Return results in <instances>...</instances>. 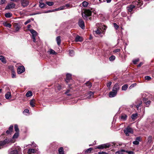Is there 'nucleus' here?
I'll use <instances>...</instances> for the list:
<instances>
[{
	"instance_id": "nucleus-1",
	"label": "nucleus",
	"mask_w": 154,
	"mask_h": 154,
	"mask_svg": "<svg viewBox=\"0 0 154 154\" xmlns=\"http://www.w3.org/2000/svg\"><path fill=\"white\" fill-rule=\"evenodd\" d=\"M142 103V100L140 99H138L135 101L134 106V107L137 108V110L138 112H141V111H142L143 115H144L145 113L144 108H142V110L140 108H139V107L141 106Z\"/></svg>"
},
{
	"instance_id": "nucleus-2",
	"label": "nucleus",
	"mask_w": 154,
	"mask_h": 154,
	"mask_svg": "<svg viewBox=\"0 0 154 154\" xmlns=\"http://www.w3.org/2000/svg\"><path fill=\"white\" fill-rule=\"evenodd\" d=\"M21 149L19 146H17L15 148L10 149L8 151V154H21Z\"/></svg>"
},
{
	"instance_id": "nucleus-3",
	"label": "nucleus",
	"mask_w": 154,
	"mask_h": 154,
	"mask_svg": "<svg viewBox=\"0 0 154 154\" xmlns=\"http://www.w3.org/2000/svg\"><path fill=\"white\" fill-rule=\"evenodd\" d=\"M96 26L97 27H98V28L97 29L96 31H94V34H96L97 35H100L101 33V32L102 31V30H101V27L102 26V29L104 28V29H105V26H103V25L101 23H97L96 24Z\"/></svg>"
},
{
	"instance_id": "nucleus-4",
	"label": "nucleus",
	"mask_w": 154,
	"mask_h": 154,
	"mask_svg": "<svg viewBox=\"0 0 154 154\" xmlns=\"http://www.w3.org/2000/svg\"><path fill=\"white\" fill-rule=\"evenodd\" d=\"M91 15V12L89 10H85L84 13H82V16L85 20H88V17Z\"/></svg>"
},
{
	"instance_id": "nucleus-5",
	"label": "nucleus",
	"mask_w": 154,
	"mask_h": 154,
	"mask_svg": "<svg viewBox=\"0 0 154 154\" xmlns=\"http://www.w3.org/2000/svg\"><path fill=\"white\" fill-rule=\"evenodd\" d=\"M14 143L12 139L9 140L7 138L5 139L4 141H0V149L2 148V146L5 145L6 143Z\"/></svg>"
},
{
	"instance_id": "nucleus-6",
	"label": "nucleus",
	"mask_w": 154,
	"mask_h": 154,
	"mask_svg": "<svg viewBox=\"0 0 154 154\" xmlns=\"http://www.w3.org/2000/svg\"><path fill=\"white\" fill-rule=\"evenodd\" d=\"M28 30L30 31L32 34V38L33 39V42H36L35 37L37 36L38 33L33 29H28Z\"/></svg>"
},
{
	"instance_id": "nucleus-7",
	"label": "nucleus",
	"mask_w": 154,
	"mask_h": 154,
	"mask_svg": "<svg viewBox=\"0 0 154 154\" xmlns=\"http://www.w3.org/2000/svg\"><path fill=\"white\" fill-rule=\"evenodd\" d=\"M124 131L127 136H128L130 134H133V129L129 126L125 128Z\"/></svg>"
},
{
	"instance_id": "nucleus-8",
	"label": "nucleus",
	"mask_w": 154,
	"mask_h": 154,
	"mask_svg": "<svg viewBox=\"0 0 154 154\" xmlns=\"http://www.w3.org/2000/svg\"><path fill=\"white\" fill-rule=\"evenodd\" d=\"M17 72L18 74H20L25 71V68L23 65L19 66L17 69Z\"/></svg>"
},
{
	"instance_id": "nucleus-9",
	"label": "nucleus",
	"mask_w": 154,
	"mask_h": 154,
	"mask_svg": "<svg viewBox=\"0 0 154 154\" xmlns=\"http://www.w3.org/2000/svg\"><path fill=\"white\" fill-rule=\"evenodd\" d=\"M16 4L13 3H11L8 4L7 5L5 9L10 10L13 9L15 8Z\"/></svg>"
},
{
	"instance_id": "nucleus-10",
	"label": "nucleus",
	"mask_w": 154,
	"mask_h": 154,
	"mask_svg": "<svg viewBox=\"0 0 154 154\" xmlns=\"http://www.w3.org/2000/svg\"><path fill=\"white\" fill-rule=\"evenodd\" d=\"M119 89L120 84L119 83H116L113 87L112 91H115L118 93Z\"/></svg>"
},
{
	"instance_id": "nucleus-11",
	"label": "nucleus",
	"mask_w": 154,
	"mask_h": 154,
	"mask_svg": "<svg viewBox=\"0 0 154 154\" xmlns=\"http://www.w3.org/2000/svg\"><path fill=\"white\" fill-rule=\"evenodd\" d=\"M20 3L22 6L25 7L29 5V0H20Z\"/></svg>"
},
{
	"instance_id": "nucleus-12",
	"label": "nucleus",
	"mask_w": 154,
	"mask_h": 154,
	"mask_svg": "<svg viewBox=\"0 0 154 154\" xmlns=\"http://www.w3.org/2000/svg\"><path fill=\"white\" fill-rule=\"evenodd\" d=\"M132 4L135 6V7L137 6V7H139L143 5V2L140 0H139L133 2Z\"/></svg>"
},
{
	"instance_id": "nucleus-13",
	"label": "nucleus",
	"mask_w": 154,
	"mask_h": 154,
	"mask_svg": "<svg viewBox=\"0 0 154 154\" xmlns=\"http://www.w3.org/2000/svg\"><path fill=\"white\" fill-rule=\"evenodd\" d=\"M135 7V6L134 5H133V4L129 5L127 7V9L128 11V14H129V13H131V12L133 10V9Z\"/></svg>"
},
{
	"instance_id": "nucleus-14",
	"label": "nucleus",
	"mask_w": 154,
	"mask_h": 154,
	"mask_svg": "<svg viewBox=\"0 0 154 154\" xmlns=\"http://www.w3.org/2000/svg\"><path fill=\"white\" fill-rule=\"evenodd\" d=\"M79 26L82 29L85 28L84 22L83 20L81 19H79L78 22Z\"/></svg>"
},
{
	"instance_id": "nucleus-15",
	"label": "nucleus",
	"mask_w": 154,
	"mask_h": 154,
	"mask_svg": "<svg viewBox=\"0 0 154 154\" xmlns=\"http://www.w3.org/2000/svg\"><path fill=\"white\" fill-rule=\"evenodd\" d=\"M71 75L70 74L68 73L66 75V78L65 81L66 83H68L71 80Z\"/></svg>"
},
{
	"instance_id": "nucleus-16",
	"label": "nucleus",
	"mask_w": 154,
	"mask_h": 154,
	"mask_svg": "<svg viewBox=\"0 0 154 154\" xmlns=\"http://www.w3.org/2000/svg\"><path fill=\"white\" fill-rule=\"evenodd\" d=\"M13 126L11 125L9 128L8 130L6 131L7 134H11V132L13 131Z\"/></svg>"
},
{
	"instance_id": "nucleus-17",
	"label": "nucleus",
	"mask_w": 154,
	"mask_h": 154,
	"mask_svg": "<svg viewBox=\"0 0 154 154\" xmlns=\"http://www.w3.org/2000/svg\"><path fill=\"white\" fill-rule=\"evenodd\" d=\"M94 94V93L91 91H89L87 94H85V96H87L88 95L87 97V98L88 99L93 97Z\"/></svg>"
},
{
	"instance_id": "nucleus-18",
	"label": "nucleus",
	"mask_w": 154,
	"mask_h": 154,
	"mask_svg": "<svg viewBox=\"0 0 154 154\" xmlns=\"http://www.w3.org/2000/svg\"><path fill=\"white\" fill-rule=\"evenodd\" d=\"M117 94V93L115 91H110L109 94V97L111 98L114 97Z\"/></svg>"
},
{
	"instance_id": "nucleus-19",
	"label": "nucleus",
	"mask_w": 154,
	"mask_h": 154,
	"mask_svg": "<svg viewBox=\"0 0 154 154\" xmlns=\"http://www.w3.org/2000/svg\"><path fill=\"white\" fill-rule=\"evenodd\" d=\"M140 141V137H136V140L134 141L133 142V143L134 144L137 145L139 144V142Z\"/></svg>"
},
{
	"instance_id": "nucleus-20",
	"label": "nucleus",
	"mask_w": 154,
	"mask_h": 154,
	"mask_svg": "<svg viewBox=\"0 0 154 154\" xmlns=\"http://www.w3.org/2000/svg\"><path fill=\"white\" fill-rule=\"evenodd\" d=\"M127 116L125 114H122L120 117V120L123 121H125L127 119Z\"/></svg>"
},
{
	"instance_id": "nucleus-21",
	"label": "nucleus",
	"mask_w": 154,
	"mask_h": 154,
	"mask_svg": "<svg viewBox=\"0 0 154 154\" xmlns=\"http://www.w3.org/2000/svg\"><path fill=\"white\" fill-rule=\"evenodd\" d=\"M75 40L76 42H81L83 41V39L81 37L77 35L75 37Z\"/></svg>"
},
{
	"instance_id": "nucleus-22",
	"label": "nucleus",
	"mask_w": 154,
	"mask_h": 154,
	"mask_svg": "<svg viewBox=\"0 0 154 154\" xmlns=\"http://www.w3.org/2000/svg\"><path fill=\"white\" fill-rule=\"evenodd\" d=\"M143 100L144 103H145L146 105V106L148 107L150 104V103H151L150 101L149 100L146 101L147 100V99L146 98H143Z\"/></svg>"
},
{
	"instance_id": "nucleus-23",
	"label": "nucleus",
	"mask_w": 154,
	"mask_h": 154,
	"mask_svg": "<svg viewBox=\"0 0 154 154\" xmlns=\"http://www.w3.org/2000/svg\"><path fill=\"white\" fill-rule=\"evenodd\" d=\"M0 60L4 64H5L7 63V60L5 57L3 56L0 55Z\"/></svg>"
},
{
	"instance_id": "nucleus-24",
	"label": "nucleus",
	"mask_w": 154,
	"mask_h": 154,
	"mask_svg": "<svg viewBox=\"0 0 154 154\" xmlns=\"http://www.w3.org/2000/svg\"><path fill=\"white\" fill-rule=\"evenodd\" d=\"M35 150L34 149H28V154H35Z\"/></svg>"
},
{
	"instance_id": "nucleus-25",
	"label": "nucleus",
	"mask_w": 154,
	"mask_h": 154,
	"mask_svg": "<svg viewBox=\"0 0 154 154\" xmlns=\"http://www.w3.org/2000/svg\"><path fill=\"white\" fill-rule=\"evenodd\" d=\"M60 10H61V9H60V7L59 8H56V9H53V10H48V11H46L44 12V13H47L52 12H54V11H58Z\"/></svg>"
},
{
	"instance_id": "nucleus-26",
	"label": "nucleus",
	"mask_w": 154,
	"mask_h": 154,
	"mask_svg": "<svg viewBox=\"0 0 154 154\" xmlns=\"http://www.w3.org/2000/svg\"><path fill=\"white\" fill-rule=\"evenodd\" d=\"M56 41L58 45H60V44L61 42L60 36H59L57 37Z\"/></svg>"
},
{
	"instance_id": "nucleus-27",
	"label": "nucleus",
	"mask_w": 154,
	"mask_h": 154,
	"mask_svg": "<svg viewBox=\"0 0 154 154\" xmlns=\"http://www.w3.org/2000/svg\"><path fill=\"white\" fill-rule=\"evenodd\" d=\"M3 25L4 26L10 28H11L12 26V25L11 23H8L7 22L3 23Z\"/></svg>"
},
{
	"instance_id": "nucleus-28",
	"label": "nucleus",
	"mask_w": 154,
	"mask_h": 154,
	"mask_svg": "<svg viewBox=\"0 0 154 154\" xmlns=\"http://www.w3.org/2000/svg\"><path fill=\"white\" fill-rule=\"evenodd\" d=\"M14 26L15 28V30L16 31H18L20 28V26L19 25H18L17 23H15Z\"/></svg>"
},
{
	"instance_id": "nucleus-29",
	"label": "nucleus",
	"mask_w": 154,
	"mask_h": 154,
	"mask_svg": "<svg viewBox=\"0 0 154 154\" xmlns=\"http://www.w3.org/2000/svg\"><path fill=\"white\" fill-rule=\"evenodd\" d=\"M32 91H28L26 94V96L27 97H29L32 96Z\"/></svg>"
},
{
	"instance_id": "nucleus-30",
	"label": "nucleus",
	"mask_w": 154,
	"mask_h": 154,
	"mask_svg": "<svg viewBox=\"0 0 154 154\" xmlns=\"http://www.w3.org/2000/svg\"><path fill=\"white\" fill-rule=\"evenodd\" d=\"M5 16L6 18H11L12 16V14L10 12H8L6 13Z\"/></svg>"
},
{
	"instance_id": "nucleus-31",
	"label": "nucleus",
	"mask_w": 154,
	"mask_h": 154,
	"mask_svg": "<svg viewBox=\"0 0 154 154\" xmlns=\"http://www.w3.org/2000/svg\"><path fill=\"white\" fill-rule=\"evenodd\" d=\"M5 98L7 99H9L10 97H11V93L10 92H8L5 95Z\"/></svg>"
},
{
	"instance_id": "nucleus-32",
	"label": "nucleus",
	"mask_w": 154,
	"mask_h": 154,
	"mask_svg": "<svg viewBox=\"0 0 154 154\" xmlns=\"http://www.w3.org/2000/svg\"><path fill=\"white\" fill-rule=\"evenodd\" d=\"M48 52L50 54H56L55 51L51 49H50Z\"/></svg>"
},
{
	"instance_id": "nucleus-33",
	"label": "nucleus",
	"mask_w": 154,
	"mask_h": 154,
	"mask_svg": "<svg viewBox=\"0 0 154 154\" xmlns=\"http://www.w3.org/2000/svg\"><path fill=\"white\" fill-rule=\"evenodd\" d=\"M128 85L127 84L124 85L122 87V91H126L128 88Z\"/></svg>"
},
{
	"instance_id": "nucleus-34",
	"label": "nucleus",
	"mask_w": 154,
	"mask_h": 154,
	"mask_svg": "<svg viewBox=\"0 0 154 154\" xmlns=\"http://www.w3.org/2000/svg\"><path fill=\"white\" fill-rule=\"evenodd\" d=\"M104 148H109L111 146L109 143H106L103 144Z\"/></svg>"
},
{
	"instance_id": "nucleus-35",
	"label": "nucleus",
	"mask_w": 154,
	"mask_h": 154,
	"mask_svg": "<svg viewBox=\"0 0 154 154\" xmlns=\"http://www.w3.org/2000/svg\"><path fill=\"white\" fill-rule=\"evenodd\" d=\"M137 116V113L133 114L132 115L131 118L132 119L135 120L136 119Z\"/></svg>"
},
{
	"instance_id": "nucleus-36",
	"label": "nucleus",
	"mask_w": 154,
	"mask_h": 154,
	"mask_svg": "<svg viewBox=\"0 0 154 154\" xmlns=\"http://www.w3.org/2000/svg\"><path fill=\"white\" fill-rule=\"evenodd\" d=\"M59 153L60 154H63L64 151L62 147H60L58 150Z\"/></svg>"
},
{
	"instance_id": "nucleus-37",
	"label": "nucleus",
	"mask_w": 154,
	"mask_h": 154,
	"mask_svg": "<svg viewBox=\"0 0 154 154\" xmlns=\"http://www.w3.org/2000/svg\"><path fill=\"white\" fill-rule=\"evenodd\" d=\"M14 130L16 132H19V130L18 127V126L16 124L14 125Z\"/></svg>"
},
{
	"instance_id": "nucleus-38",
	"label": "nucleus",
	"mask_w": 154,
	"mask_h": 154,
	"mask_svg": "<svg viewBox=\"0 0 154 154\" xmlns=\"http://www.w3.org/2000/svg\"><path fill=\"white\" fill-rule=\"evenodd\" d=\"M85 84H86V85L89 88H91L92 85L91 83L89 81L86 82Z\"/></svg>"
},
{
	"instance_id": "nucleus-39",
	"label": "nucleus",
	"mask_w": 154,
	"mask_h": 154,
	"mask_svg": "<svg viewBox=\"0 0 154 154\" xmlns=\"http://www.w3.org/2000/svg\"><path fill=\"white\" fill-rule=\"evenodd\" d=\"M152 137L151 136H149L147 139V143H150L152 141Z\"/></svg>"
},
{
	"instance_id": "nucleus-40",
	"label": "nucleus",
	"mask_w": 154,
	"mask_h": 154,
	"mask_svg": "<svg viewBox=\"0 0 154 154\" xmlns=\"http://www.w3.org/2000/svg\"><path fill=\"white\" fill-rule=\"evenodd\" d=\"M39 7H40L41 8L46 7L47 6L44 3L40 2H39Z\"/></svg>"
},
{
	"instance_id": "nucleus-41",
	"label": "nucleus",
	"mask_w": 154,
	"mask_h": 154,
	"mask_svg": "<svg viewBox=\"0 0 154 154\" xmlns=\"http://www.w3.org/2000/svg\"><path fill=\"white\" fill-rule=\"evenodd\" d=\"M19 135V132H16L14 135L13 138H17Z\"/></svg>"
},
{
	"instance_id": "nucleus-42",
	"label": "nucleus",
	"mask_w": 154,
	"mask_h": 154,
	"mask_svg": "<svg viewBox=\"0 0 154 154\" xmlns=\"http://www.w3.org/2000/svg\"><path fill=\"white\" fill-rule=\"evenodd\" d=\"M11 77L13 78L16 77V72L14 70L12 71L11 72Z\"/></svg>"
},
{
	"instance_id": "nucleus-43",
	"label": "nucleus",
	"mask_w": 154,
	"mask_h": 154,
	"mask_svg": "<svg viewBox=\"0 0 154 154\" xmlns=\"http://www.w3.org/2000/svg\"><path fill=\"white\" fill-rule=\"evenodd\" d=\"M140 60L138 58L134 59L132 60V62L134 64H136L137 62H138Z\"/></svg>"
},
{
	"instance_id": "nucleus-44",
	"label": "nucleus",
	"mask_w": 154,
	"mask_h": 154,
	"mask_svg": "<svg viewBox=\"0 0 154 154\" xmlns=\"http://www.w3.org/2000/svg\"><path fill=\"white\" fill-rule=\"evenodd\" d=\"M115 56L114 55H112L109 57V59L110 61H112L114 60L115 59Z\"/></svg>"
},
{
	"instance_id": "nucleus-45",
	"label": "nucleus",
	"mask_w": 154,
	"mask_h": 154,
	"mask_svg": "<svg viewBox=\"0 0 154 154\" xmlns=\"http://www.w3.org/2000/svg\"><path fill=\"white\" fill-rule=\"evenodd\" d=\"M69 55L71 56H72L74 55V51L72 50H69Z\"/></svg>"
},
{
	"instance_id": "nucleus-46",
	"label": "nucleus",
	"mask_w": 154,
	"mask_h": 154,
	"mask_svg": "<svg viewBox=\"0 0 154 154\" xmlns=\"http://www.w3.org/2000/svg\"><path fill=\"white\" fill-rule=\"evenodd\" d=\"M46 4L49 6H51L54 4V3L52 2H46Z\"/></svg>"
},
{
	"instance_id": "nucleus-47",
	"label": "nucleus",
	"mask_w": 154,
	"mask_h": 154,
	"mask_svg": "<svg viewBox=\"0 0 154 154\" xmlns=\"http://www.w3.org/2000/svg\"><path fill=\"white\" fill-rule=\"evenodd\" d=\"M92 149V148H90L88 149L85 151V153H90Z\"/></svg>"
},
{
	"instance_id": "nucleus-48",
	"label": "nucleus",
	"mask_w": 154,
	"mask_h": 154,
	"mask_svg": "<svg viewBox=\"0 0 154 154\" xmlns=\"http://www.w3.org/2000/svg\"><path fill=\"white\" fill-rule=\"evenodd\" d=\"M82 6L83 7H87L88 5V2H86V1H84L82 3Z\"/></svg>"
},
{
	"instance_id": "nucleus-49",
	"label": "nucleus",
	"mask_w": 154,
	"mask_h": 154,
	"mask_svg": "<svg viewBox=\"0 0 154 154\" xmlns=\"http://www.w3.org/2000/svg\"><path fill=\"white\" fill-rule=\"evenodd\" d=\"M113 25L115 29L116 30L119 27V26H118L116 23H113Z\"/></svg>"
},
{
	"instance_id": "nucleus-50",
	"label": "nucleus",
	"mask_w": 154,
	"mask_h": 154,
	"mask_svg": "<svg viewBox=\"0 0 154 154\" xmlns=\"http://www.w3.org/2000/svg\"><path fill=\"white\" fill-rule=\"evenodd\" d=\"M97 148L100 149H104L103 146V144L99 145L97 147Z\"/></svg>"
},
{
	"instance_id": "nucleus-51",
	"label": "nucleus",
	"mask_w": 154,
	"mask_h": 154,
	"mask_svg": "<svg viewBox=\"0 0 154 154\" xmlns=\"http://www.w3.org/2000/svg\"><path fill=\"white\" fill-rule=\"evenodd\" d=\"M34 100H31L30 102V105L32 107H34L35 106Z\"/></svg>"
},
{
	"instance_id": "nucleus-52",
	"label": "nucleus",
	"mask_w": 154,
	"mask_h": 154,
	"mask_svg": "<svg viewBox=\"0 0 154 154\" xmlns=\"http://www.w3.org/2000/svg\"><path fill=\"white\" fill-rule=\"evenodd\" d=\"M125 150L123 149H122L121 151H118L116 152L115 154H122L123 152H125Z\"/></svg>"
},
{
	"instance_id": "nucleus-53",
	"label": "nucleus",
	"mask_w": 154,
	"mask_h": 154,
	"mask_svg": "<svg viewBox=\"0 0 154 154\" xmlns=\"http://www.w3.org/2000/svg\"><path fill=\"white\" fill-rule=\"evenodd\" d=\"M8 68L11 70V72H12V71L14 70V67L13 66L11 65L9 66H8Z\"/></svg>"
},
{
	"instance_id": "nucleus-54",
	"label": "nucleus",
	"mask_w": 154,
	"mask_h": 154,
	"mask_svg": "<svg viewBox=\"0 0 154 154\" xmlns=\"http://www.w3.org/2000/svg\"><path fill=\"white\" fill-rule=\"evenodd\" d=\"M65 6L66 8H66H72V5H70L69 4H66L65 5Z\"/></svg>"
},
{
	"instance_id": "nucleus-55",
	"label": "nucleus",
	"mask_w": 154,
	"mask_h": 154,
	"mask_svg": "<svg viewBox=\"0 0 154 154\" xmlns=\"http://www.w3.org/2000/svg\"><path fill=\"white\" fill-rule=\"evenodd\" d=\"M121 15L123 17H125L127 15V14L125 12H123L121 13Z\"/></svg>"
},
{
	"instance_id": "nucleus-56",
	"label": "nucleus",
	"mask_w": 154,
	"mask_h": 154,
	"mask_svg": "<svg viewBox=\"0 0 154 154\" xmlns=\"http://www.w3.org/2000/svg\"><path fill=\"white\" fill-rule=\"evenodd\" d=\"M145 79L147 80H149L151 79V77L149 76H146L145 77Z\"/></svg>"
},
{
	"instance_id": "nucleus-57",
	"label": "nucleus",
	"mask_w": 154,
	"mask_h": 154,
	"mask_svg": "<svg viewBox=\"0 0 154 154\" xmlns=\"http://www.w3.org/2000/svg\"><path fill=\"white\" fill-rule=\"evenodd\" d=\"M132 14V13H129V14H130V15L127 16V20H128L129 21H130V20H131L130 19H131V14Z\"/></svg>"
},
{
	"instance_id": "nucleus-58",
	"label": "nucleus",
	"mask_w": 154,
	"mask_h": 154,
	"mask_svg": "<svg viewBox=\"0 0 154 154\" xmlns=\"http://www.w3.org/2000/svg\"><path fill=\"white\" fill-rule=\"evenodd\" d=\"M70 90H67L65 93V94H66L68 96H70L71 95V94H69L68 93L69 92Z\"/></svg>"
},
{
	"instance_id": "nucleus-59",
	"label": "nucleus",
	"mask_w": 154,
	"mask_h": 154,
	"mask_svg": "<svg viewBox=\"0 0 154 154\" xmlns=\"http://www.w3.org/2000/svg\"><path fill=\"white\" fill-rule=\"evenodd\" d=\"M31 22V20L30 19H29L28 20H27V21H26L25 23H24V24L26 25L28 23H29Z\"/></svg>"
},
{
	"instance_id": "nucleus-60",
	"label": "nucleus",
	"mask_w": 154,
	"mask_h": 154,
	"mask_svg": "<svg viewBox=\"0 0 154 154\" xmlns=\"http://www.w3.org/2000/svg\"><path fill=\"white\" fill-rule=\"evenodd\" d=\"M120 51V50L119 49H117L113 51V52L114 53H116L117 52H119Z\"/></svg>"
},
{
	"instance_id": "nucleus-61",
	"label": "nucleus",
	"mask_w": 154,
	"mask_h": 154,
	"mask_svg": "<svg viewBox=\"0 0 154 154\" xmlns=\"http://www.w3.org/2000/svg\"><path fill=\"white\" fill-rule=\"evenodd\" d=\"M6 2V0H1L0 1V4L2 5L5 3V2Z\"/></svg>"
},
{
	"instance_id": "nucleus-62",
	"label": "nucleus",
	"mask_w": 154,
	"mask_h": 154,
	"mask_svg": "<svg viewBox=\"0 0 154 154\" xmlns=\"http://www.w3.org/2000/svg\"><path fill=\"white\" fill-rule=\"evenodd\" d=\"M126 152L128 154H134V153L132 151H126Z\"/></svg>"
},
{
	"instance_id": "nucleus-63",
	"label": "nucleus",
	"mask_w": 154,
	"mask_h": 154,
	"mask_svg": "<svg viewBox=\"0 0 154 154\" xmlns=\"http://www.w3.org/2000/svg\"><path fill=\"white\" fill-rule=\"evenodd\" d=\"M66 9V8L65 5H63L60 7V9H61V10L65 9Z\"/></svg>"
},
{
	"instance_id": "nucleus-64",
	"label": "nucleus",
	"mask_w": 154,
	"mask_h": 154,
	"mask_svg": "<svg viewBox=\"0 0 154 154\" xmlns=\"http://www.w3.org/2000/svg\"><path fill=\"white\" fill-rule=\"evenodd\" d=\"M112 84V82H109L107 84V86L108 87H109Z\"/></svg>"
}]
</instances>
